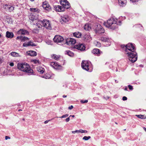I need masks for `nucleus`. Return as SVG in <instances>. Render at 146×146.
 <instances>
[{"instance_id": "obj_14", "label": "nucleus", "mask_w": 146, "mask_h": 146, "mask_svg": "<svg viewBox=\"0 0 146 146\" xmlns=\"http://www.w3.org/2000/svg\"><path fill=\"white\" fill-rule=\"evenodd\" d=\"M29 32L24 29H21L17 32V34L18 35H28Z\"/></svg>"}, {"instance_id": "obj_42", "label": "nucleus", "mask_w": 146, "mask_h": 146, "mask_svg": "<svg viewBox=\"0 0 146 146\" xmlns=\"http://www.w3.org/2000/svg\"><path fill=\"white\" fill-rule=\"evenodd\" d=\"M128 87L130 90H132L133 89V87L131 85H129L128 86Z\"/></svg>"}, {"instance_id": "obj_10", "label": "nucleus", "mask_w": 146, "mask_h": 146, "mask_svg": "<svg viewBox=\"0 0 146 146\" xmlns=\"http://www.w3.org/2000/svg\"><path fill=\"white\" fill-rule=\"evenodd\" d=\"M100 40L102 42H108V44H106V46H108L111 44L110 40L107 36L102 37Z\"/></svg>"}, {"instance_id": "obj_26", "label": "nucleus", "mask_w": 146, "mask_h": 146, "mask_svg": "<svg viewBox=\"0 0 146 146\" xmlns=\"http://www.w3.org/2000/svg\"><path fill=\"white\" fill-rule=\"evenodd\" d=\"M51 76V74L47 73L44 75L42 77L46 79H49L50 78Z\"/></svg>"}, {"instance_id": "obj_9", "label": "nucleus", "mask_w": 146, "mask_h": 146, "mask_svg": "<svg viewBox=\"0 0 146 146\" xmlns=\"http://www.w3.org/2000/svg\"><path fill=\"white\" fill-rule=\"evenodd\" d=\"M74 47L75 48L81 51L84 50L86 48L84 44L80 43L76 44L74 46Z\"/></svg>"}, {"instance_id": "obj_15", "label": "nucleus", "mask_w": 146, "mask_h": 146, "mask_svg": "<svg viewBox=\"0 0 146 146\" xmlns=\"http://www.w3.org/2000/svg\"><path fill=\"white\" fill-rule=\"evenodd\" d=\"M76 42V40L73 38H67L66 41V43L69 45H71L72 44H75Z\"/></svg>"}, {"instance_id": "obj_52", "label": "nucleus", "mask_w": 146, "mask_h": 146, "mask_svg": "<svg viewBox=\"0 0 146 146\" xmlns=\"http://www.w3.org/2000/svg\"><path fill=\"white\" fill-rule=\"evenodd\" d=\"M49 120H46V121H44V123L45 124H46V123H48V121H49Z\"/></svg>"}, {"instance_id": "obj_33", "label": "nucleus", "mask_w": 146, "mask_h": 146, "mask_svg": "<svg viewBox=\"0 0 146 146\" xmlns=\"http://www.w3.org/2000/svg\"><path fill=\"white\" fill-rule=\"evenodd\" d=\"M77 132L80 133H87L88 131L86 130H83L82 129H80L79 130H77Z\"/></svg>"}, {"instance_id": "obj_28", "label": "nucleus", "mask_w": 146, "mask_h": 146, "mask_svg": "<svg viewBox=\"0 0 146 146\" xmlns=\"http://www.w3.org/2000/svg\"><path fill=\"white\" fill-rule=\"evenodd\" d=\"M11 56L13 57H21V56L18 53L15 52H12L11 53Z\"/></svg>"}, {"instance_id": "obj_38", "label": "nucleus", "mask_w": 146, "mask_h": 146, "mask_svg": "<svg viewBox=\"0 0 146 146\" xmlns=\"http://www.w3.org/2000/svg\"><path fill=\"white\" fill-rule=\"evenodd\" d=\"M32 62L35 64H38L39 63V61L36 60H33Z\"/></svg>"}, {"instance_id": "obj_3", "label": "nucleus", "mask_w": 146, "mask_h": 146, "mask_svg": "<svg viewBox=\"0 0 146 146\" xmlns=\"http://www.w3.org/2000/svg\"><path fill=\"white\" fill-rule=\"evenodd\" d=\"M17 67L19 69L27 73L29 75H32L33 74V70L31 68L29 65L26 63H18Z\"/></svg>"}, {"instance_id": "obj_41", "label": "nucleus", "mask_w": 146, "mask_h": 146, "mask_svg": "<svg viewBox=\"0 0 146 146\" xmlns=\"http://www.w3.org/2000/svg\"><path fill=\"white\" fill-rule=\"evenodd\" d=\"M68 114H66L65 115H63L62 116L60 117H59L61 118H65L68 117Z\"/></svg>"}, {"instance_id": "obj_56", "label": "nucleus", "mask_w": 146, "mask_h": 146, "mask_svg": "<svg viewBox=\"0 0 146 146\" xmlns=\"http://www.w3.org/2000/svg\"><path fill=\"white\" fill-rule=\"evenodd\" d=\"M63 97L64 98H66V96L64 95L63 96Z\"/></svg>"}, {"instance_id": "obj_30", "label": "nucleus", "mask_w": 146, "mask_h": 146, "mask_svg": "<svg viewBox=\"0 0 146 146\" xmlns=\"http://www.w3.org/2000/svg\"><path fill=\"white\" fill-rule=\"evenodd\" d=\"M30 45H31V46L34 45L33 43L31 41L29 42H28V43L27 44L24 43L23 44V46H30Z\"/></svg>"}, {"instance_id": "obj_36", "label": "nucleus", "mask_w": 146, "mask_h": 146, "mask_svg": "<svg viewBox=\"0 0 146 146\" xmlns=\"http://www.w3.org/2000/svg\"><path fill=\"white\" fill-rule=\"evenodd\" d=\"M91 137L90 136H84L83 138V139L85 140H87L90 138Z\"/></svg>"}, {"instance_id": "obj_37", "label": "nucleus", "mask_w": 146, "mask_h": 146, "mask_svg": "<svg viewBox=\"0 0 146 146\" xmlns=\"http://www.w3.org/2000/svg\"><path fill=\"white\" fill-rule=\"evenodd\" d=\"M136 115L139 118H141V119L145 118H144L145 117H144V115Z\"/></svg>"}, {"instance_id": "obj_17", "label": "nucleus", "mask_w": 146, "mask_h": 146, "mask_svg": "<svg viewBox=\"0 0 146 146\" xmlns=\"http://www.w3.org/2000/svg\"><path fill=\"white\" fill-rule=\"evenodd\" d=\"M56 11L58 12L64 11H65L64 8L60 5L56 6L54 7Z\"/></svg>"}, {"instance_id": "obj_44", "label": "nucleus", "mask_w": 146, "mask_h": 146, "mask_svg": "<svg viewBox=\"0 0 146 146\" xmlns=\"http://www.w3.org/2000/svg\"><path fill=\"white\" fill-rule=\"evenodd\" d=\"M133 3H135L138 2L139 0H130Z\"/></svg>"}, {"instance_id": "obj_48", "label": "nucleus", "mask_w": 146, "mask_h": 146, "mask_svg": "<svg viewBox=\"0 0 146 146\" xmlns=\"http://www.w3.org/2000/svg\"><path fill=\"white\" fill-rule=\"evenodd\" d=\"M73 108V107L72 106H71L69 107H68V109L69 110H71Z\"/></svg>"}, {"instance_id": "obj_21", "label": "nucleus", "mask_w": 146, "mask_h": 146, "mask_svg": "<svg viewBox=\"0 0 146 146\" xmlns=\"http://www.w3.org/2000/svg\"><path fill=\"white\" fill-rule=\"evenodd\" d=\"M51 56L52 58L56 60H58L61 57V56L60 55H57L54 54L51 55Z\"/></svg>"}, {"instance_id": "obj_16", "label": "nucleus", "mask_w": 146, "mask_h": 146, "mask_svg": "<svg viewBox=\"0 0 146 146\" xmlns=\"http://www.w3.org/2000/svg\"><path fill=\"white\" fill-rule=\"evenodd\" d=\"M84 40L86 42H89L92 40V38L90 34L88 33L84 34L83 36Z\"/></svg>"}, {"instance_id": "obj_34", "label": "nucleus", "mask_w": 146, "mask_h": 146, "mask_svg": "<svg viewBox=\"0 0 146 146\" xmlns=\"http://www.w3.org/2000/svg\"><path fill=\"white\" fill-rule=\"evenodd\" d=\"M11 5H10L9 3H8L5 4L3 6V7L5 9H8L9 7Z\"/></svg>"}, {"instance_id": "obj_7", "label": "nucleus", "mask_w": 146, "mask_h": 146, "mask_svg": "<svg viewBox=\"0 0 146 146\" xmlns=\"http://www.w3.org/2000/svg\"><path fill=\"white\" fill-rule=\"evenodd\" d=\"M104 30L103 27L100 25H97L95 29V32L97 34H101L104 33Z\"/></svg>"}, {"instance_id": "obj_54", "label": "nucleus", "mask_w": 146, "mask_h": 146, "mask_svg": "<svg viewBox=\"0 0 146 146\" xmlns=\"http://www.w3.org/2000/svg\"><path fill=\"white\" fill-rule=\"evenodd\" d=\"M124 90H127V88L126 87L124 89Z\"/></svg>"}, {"instance_id": "obj_13", "label": "nucleus", "mask_w": 146, "mask_h": 146, "mask_svg": "<svg viewBox=\"0 0 146 146\" xmlns=\"http://www.w3.org/2000/svg\"><path fill=\"white\" fill-rule=\"evenodd\" d=\"M64 40L63 37L60 36L56 35L53 39L54 41L56 42H60Z\"/></svg>"}, {"instance_id": "obj_2", "label": "nucleus", "mask_w": 146, "mask_h": 146, "mask_svg": "<svg viewBox=\"0 0 146 146\" xmlns=\"http://www.w3.org/2000/svg\"><path fill=\"white\" fill-rule=\"evenodd\" d=\"M123 17H120L118 19L113 18L108 19L106 22L104 23V25L108 28L114 30L117 28V25H120Z\"/></svg>"}, {"instance_id": "obj_46", "label": "nucleus", "mask_w": 146, "mask_h": 146, "mask_svg": "<svg viewBox=\"0 0 146 146\" xmlns=\"http://www.w3.org/2000/svg\"><path fill=\"white\" fill-rule=\"evenodd\" d=\"M9 65L11 66H13L14 65V63L13 62H11L10 64Z\"/></svg>"}, {"instance_id": "obj_8", "label": "nucleus", "mask_w": 146, "mask_h": 146, "mask_svg": "<svg viewBox=\"0 0 146 146\" xmlns=\"http://www.w3.org/2000/svg\"><path fill=\"white\" fill-rule=\"evenodd\" d=\"M50 65L56 70H61L62 69V66L59 64L57 62H51L50 63Z\"/></svg>"}, {"instance_id": "obj_19", "label": "nucleus", "mask_w": 146, "mask_h": 146, "mask_svg": "<svg viewBox=\"0 0 146 146\" xmlns=\"http://www.w3.org/2000/svg\"><path fill=\"white\" fill-rule=\"evenodd\" d=\"M69 18L68 16L65 15L63 17H61V21L62 22V23H66L69 20Z\"/></svg>"}, {"instance_id": "obj_5", "label": "nucleus", "mask_w": 146, "mask_h": 146, "mask_svg": "<svg viewBox=\"0 0 146 146\" xmlns=\"http://www.w3.org/2000/svg\"><path fill=\"white\" fill-rule=\"evenodd\" d=\"M42 23L43 26L47 29L50 30L51 29V26L49 21L44 19L41 21Z\"/></svg>"}, {"instance_id": "obj_27", "label": "nucleus", "mask_w": 146, "mask_h": 146, "mask_svg": "<svg viewBox=\"0 0 146 146\" xmlns=\"http://www.w3.org/2000/svg\"><path fill=\"white\" fill-rule=\"evenodd\" d=\"M73 36L76 38H80L81 36V33L79 32H76L73 33Z\"/></svg>"}, {"instance_id": "obj_47", "label": "nucleus", "mask_w": 146, "mask_h": 146, "mask_svg": "<svg viewBox=\"0 0 146 146\" xmlns=\"http://www.w3.org/2000/svg\"><path fill=\"white\" fill-rule=\"evenodd\" d=\"M125 46H126V45H124V44L121 45V47L122 48H125Z\"/></svg>"}, {"instance_id": "obj_31", "label": "nucleus", "mask_w": 146, "mask_h": 146, "mask_svg": "<svg viewBox=\"0 0 146 146\" xmlns=\"http://www.w3.org/2000/svg\"><path fill=\"white\" fill-rule=\"evenodd\" d=\"M29 40L28 38L26 36H22V38L21 40V42H24L26 40Z\"/></svg>"}, {"instance_id": "obj_61", "label": "nucleus", "mask_w": 146, "mask_h": 146, "mask_svg": "<svg viewBox=\"0 0 146 146\" xmlns=\"http://www.w3.org/2000/svg\"><path fill=\"white\" fill-rule=\"evenodd\" d=\"M23 120H24H24H25V119H23Z\"/></svg>"}, {"instance_id": "obj_24", "label": "nucleus", "mask_w": 146, "mask_h": 146, "mask_svg": "<svg viewBox=\"0 0 146 146\" xmlns=\"http://www.w3.org/2000/svg\"><path fill=\"white\" fill-rule=\"evenodd\" d=\"M33 13H31L30 15L29 16V19L32 21L36 20L37 18L35 16L33 15Z\"/></svg>"}, {"instance_id": "obj_32", "label": "nucleus", "mask_w": 146, "mask_h": 146, "mask_svg": "<svg viewBox=\"0 0 146 146\" xmlns=\"http://www.w3.org/2000/svg\"><path fill=\"white\" fill-rule=\"evenodd\" d=\"M66 52L67 54L70 56H72L74 55V53L70 51H66Z\"/></svg>"}, {"instance_id": "obj_29", "label": "nucleus", "mask_w": 146, "mask_h": 146, "mask_svg": "<svg viewBox=\"0 0 146 146\" xmlns=\"http://www.w3.org/2000/svg\"><path fill=\"white\" fill-rule=\"evenodd\" d=\"M84 29L86 31H89L91 29V27L88 24L85 25L84 27Z\"/></svg>"}, {"instance_id": "obj_51", "label": "nucleus", "mask_w": 146, "mask_h": 146, "mask_svg": "<svg viewBox=\"0 0 146 146\" xmlns=\"http://www.w3.org/2000/svg\"><path fill=\"white\" fill-rule=\"evenodd\" d=\"M77 130L72 131V133H77Z\"/></svg>"}, {"instance_id": "obj_22", "label": "nucleus", "mask_w": 146, "mask_h": 146, "mask_svg": "<svg viewBox=\"0 0 146 146\" xmlns=\"http://www.w3.org/2000/svg\"><path fill=\"white\" fill-rule=\"evenodd\" d=\"M119 3L121 6H124L126 3V0H118Z\"/></svg>"}, {"instance_id": "obj_55", "label": "nucleus", "mask_w": 146, "mask_h": 146, "mask_svg": "<svg viewBox=\"0 0 146 146\" xmlns=\"http://www.w3.org/2000/svg\"><path fill=\"white\" fill-rule=\"evenodd\" d=\"M104 45H106V44H108V42H104Z\"/></svg>"}, {"instance_id": "obj_57", "label": "nucleus", "mask_w": 146, "mask_h": 146, "mask_svg": "<svg viewBox=\"0 0 146 146\" xmlns=\"http://www.w3.org/2000/svg\"><path fill=\"white\" fill-rule=\"evenodd\" d=\"M72 116L73 117H74L75 116L74 115H70V116Z\"/></svg>"}, {"instance_id": "obj_23", "label": "nucleus", "mask_w": 146, "mask_h": 146, "mask_svg": "<svg viewBox=\"0 0 146 146\" xmlns=\"http://www.w3.org/2000/svg\"><path fill=\"white\" fill-rule=\"evenodd\" d=\"M28 54L31 56H35L37 55V53L35 51L31 50L27 52Z\"/></svg>"}, {"instance_id": "obj_45", "label": "nucleus", "mask_w": 146, "mask_h": 146, "mask_svg": "<svg viewBox=\"0 0 146 146\" xmlns=\"http://www.w3.org/2000/svg\"><path fill=\"white\" fill-rule=\"evenodd\" d=\"M96 45L98 47H100L101 46V43L98 42H97V44H96Z\"/></svg>"}, {"instance_id": "obj_20", "label": "nucleus", "mask_w": 146, "mask_h": 146, "mask_svg": "<svg viewBox=\"0 0 146 146\" xmlns=\"http://www.w3.org/2000/svg\"><path fill=\"white\" fill-rule=\"evenodd\" d=\"M13 33L12 32L7 31L6 32V36L8 38H12L14 37Z\"/></svg>"}, {"instance_id": "obj_1", "label": "nucleus", "mask_w": 146, "mask_h": 146, "mask_svg": "<svg viewBox=\"0 0 146 146\" xmlns=\"http://www.w3.org/2000/svg\"><path fill=\"white\" fill-rule=\"evenodd\" d=\"M136 48L134 44L129 43L126 45L125 53L127 55L129 60L132 62H135L137 60Z\"/></svg>"}, {"instance_id": "obj_43", "label": "nucleus", "mask_w": 146, "mask_h": 146, "mask_svg": "<svg viewBox=\"0 0 146 146\" xmlns=\"http://www.w3.org/2000/svg\"><path fill=\"white\" fill-rule=\"evenodd\" d=\"M122 100L123 101L126 100H127V98L125 96H123L122 98Z\"/></svg>"}, {"instance_id": "obj_6", "label": "nucleus", "mask_w": 146, "mask_h": 146, "mask_svg": "<svg viewBox=\"0 0 146 146\" xmlns=\"http://www.w3.org/2000/svg\"><path fill=\"white\" fill-rule=\"evenodd\" d=\"M60 4L65 9H68L70 7V3L67 0H60Z\"/></svg>"}, {"instance_id": "obj_49", "label": "nucleus", "mask_w": 146, "mask_h": 146, "mask_svg": "<svg viewBox=\"0 0 146 146\" xmlns=\"http://www.w3.org/2000/svg\"><path fill=\"white\" fill-rule=\"evenodd\" d=\"M10 137L8 136H6L5 137V139L6 140H7L8 139H10Z\"/></svg>"}, {"instance_id": "obj_58", "label": "nucleus", "mask_w": 146, "mask_h": 146, "mask_svg": "<svg viewBox=\"0 0 146 146\" xmlns=\"http://www.w3.org/2000/svg\"><path fill=\"white\" fill-rule=\"evenodd\" d=\"M22 110H18V111H22Z\"/></svg>"}, {"instance_id": "obj_59", "label": "nucleus", "mask_w": 146, "mask_h": 146, "mask_svg": "<svg viewBox=\"0 0 146 146\" xmlns=\"http://www.w3.org/2000/svg\"><path fill=\"white\" fill-rule=\"evenodd\" d=\"M31 1H34L35 0H30Z\"/></svg>"}, {"instance_id": "obj_35", "label": "nucleus", "mask_w": 146, "mask_h": 146, "mask_svg": "<svg viewBox=\"0 0 146 146\" xmlns=\"http://www.w3.org/2000/svg\"><path fill=\"white\" fill-rule=\"evenodd\" d=\"M14 7L13 6L11 5L9 7L8 10H9V11L11 12L13 10H14Z\"/></svg>"}, {"instance_id": "obj_53", "label": "nucleus", "mask_w": 146, "mask_h": 146, "mask_svg": "<svg viewBox=\"0 0 146 146\" xmlns=\"http://www.w3.org/2000/svg\"><path fill=\"white\" fill-rule=\"evenodd\" d=\"M143 128L144 130L146 132V128L144 127Z\"/></svg>"}, {"instance_id": "obj_4", "label": "nucleus", "mask_w": 146, "mask_h": 146, "mask_svg": "<svg viewBox=\"0 0 146 146\" xmlns=\"http://www.w3.org/2000/svg\"><path fill=\"white\" fill-rule=\"evenodd\" d=\"M82 68L89 72H91L93 70V67L91 62L87 60H82L81 64Z\"/></svg>"}, {"instance_id": "obj_25", "label": "nucleus", "mask_w": 146, "mask_h": 146, "mask_svg": "<svg viewBox=\"0 0 146 146\" xmlns=\"http://www.w3.org/2000/svg\"><path fill=\"white\" fill-rule=\"evenodd\" d=\"M37 70L40 74H42L44 71V69L42 68L39 67L37 68Z\"/></svg>"}, {"instance_id": "obj_12", "label": "nucleus", "mask_w": 146, "mask_h": 146, "mask_svg": "<svg viewBox=\"0 0 146 146\" xmlns=\"http://www.w3.org/2000/svg\"><path fill=\"white\" fill-rule=\"evenodd\" d=\"M92 53L94 55L99 56L101 54H102V52L98 48H94L92 51Z\"/></svg>"}, {"instance_id": "obj_18", "label": "nucleus", "mask_w": 146, "mask_h": 146, "mask_svg": "<svg viewBox=\"0 0 146 146\" xmlns=\"http://www.w3.org/2000/svg\"><path fill=\"white\" fill-rule=\"evenodd\" d=\"M29 11L33 14L35 13H39L40 12V10L37 8H31L29 9Z\"/></svg>"}, {"instance_id": "obj_39", "label": "nucleus", "mask_w": 146, "mask_h": 146, "mask_svg": "<svg viewBox=\"0 0 146 146\" xmlns=\"http://www.w3.org/2000/svg\"><path fill=\"white\" fill-rule=\"evenodd\" d=\"M80 102L82 104L87 103L88 102V100H80Z\"/></svg>"}, {"instance_id": "obj_60", "label": "nucleus", "mask_w": 146, "mask_h": 146, "mask_svg": "<svg viewBox=\"0 0 146 146\" xmlns=\"http://www.w3.org/2000/svg\"><path fill=\"white\" fill-rule=\"evenodd\" d=\"M1 36V35L0 34V37Z\"/></svg>"}, {"instance_id": "obj_11", "label": "nucleus", "mask_w": 146, "mask_h": 146, "mask_svg": "<svg viewBox=\"0 0 146 146\" xmlns=\"http://www.w3.org/2000/svg\"><path fill=\"white\" fill-rule=\"evenodd\" d=\"M42 7L44 9L48 11H49L51 10V7L48 2L46 1H45L43 3Z\"/></svg>"}, {"instance_id": "obj_40", "label": "nucleus", "mask_w": 146, "mask_h": 146, "mask_svg": "<svg viewBox=\"0 0 146 146\" xmlns=\"http://www.w3.org/2000/svg\"><path fill=\"white\" fill-rule=\"evenodd\" d=\"M22 38V36H20L17 37L16 39V40H20L21 41V39Z\"/></svg>"}, {"instance_id": "obj_50", "label": "nucleus", "mask_w": 146, "mask_h": 146, "mask_svg": "<svg viewBox=\"0 0 146 146\" xmlns=\"http://www.w3.org/2000/svg\"><path fill=\"white\" fill-rule=\"evenodd\" d=\"M70 120L69 117H68L66 119V122H68Z\"/></svg>"}]
</instances>
